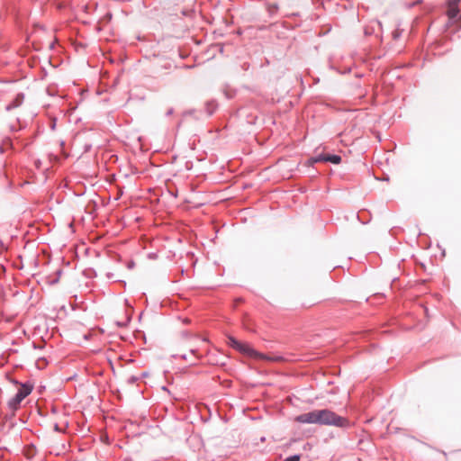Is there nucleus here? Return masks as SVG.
I'll list each match as a JSON object with an SVG mask.
<instances>
[{"mask_svg": "<svg viewBox=\"0 0 461 461\" xmlns=\"http://www.w3.org/2000/svg\"><path fill=\"white\" fill-rule=\"evenodd\" d=\"M240 341H239L238 339H236L234 337L232 336H229L228 337V344L233 348H237L238 347H240Z\"/></svg>", "mask_w": 461, "mask_h": 461, "instance_id": "nucleus-8", "label": "nucleus"}, {"mask_svg": "<svg viewBox=\"0 0 461 461\" xmlns=\"http://www.w3.org/2000/svg\"><path fill=\"white\" fill-rule=\"evenodd\" d=\"M285 461H299V456H293L287 457Z\"/></svg>", "mask_w": 461, "mask_h": 461, "instance_id": "nucleus-11", "label": "nucleus"}, {"mask_svg": "<svg viewBox=\"0 0 461 461\" xmlns=\"http://www.w3.org/2000/svg\"><path fill=\"white\" fill-rule=\"evenodd\" d=\"M181 357H182L183 359H186V356H185V355H182V356H181Z\"/></svg>", "mask_w": 461, "mask_h": 461, "instance_id": "nucleus-15", "label": "nucleus"}, {"mask_svg": "<svg viewBox=\"0 0 461 461\" xmlns=\"http://www.w3.org/2000/svg\"><path fill=\"white\" fill-rule=\"evenodd\" d=\"M54 428H55V430L59 431V425H58V424H55V427H54Z\"/></svg>", "mask_w": 461, "mask_h": 461, "instance_id": "nucleus-14", "label": "nucleus"}, {"mask_svg": "<svg viewBox=\"0 0 461 461\" xmlns=\"http://www.w3.org/2000/svg\"><path fill=\"white\" fill-rule=\"evenodd\" d=\"M317 417L319 425L344 428L349 424L346 418L336 414L329 409L317 410Z\"/></svg>", "mask_w": 461, "mask_h": 461, "instance_id": "nucleus-1", "label": "nucleus"}, {"mask_svg": "<svg viewBox=\"0 0 461 461\" xmlns=\"http://www.w3.org/2000/svg\"><path fill=\"white\" fill-rule=\"evenodd\" d=\"M236 350L249 356V357H262V355L258 354L255 349H253L249 344L247 343H240V347L236 348Z\"/></svg>", "mask_w": 461, "mask_h": 461, "instance_id": "nucleus-6", "label": "nucleus"}, {"mask_svg": "<svg viewBox=\"0 0 461 461\" xmlns=\"http://www.w3.org/2000/svg\"><path fill=\"white\" fill-rule=\"evenodd\" d=\"M90 148H91L90 145H86V148H85V150L87 151V150H89Z\"/></svg>", "mask_w": 461, "mask_h": 461, "instance_id": "nucleus-13", "label": "nucleus"}, {"mask_svg": "<svg viewBox=\"0 0 461 461\" xmlns=\"http://www.w3.org/2000/svg\"><path fill=\"white\" fill-rule=\"evenodd\" d=\"M373 32H374V28L369 25L365 28L366 35H371L373 33Z\"/></svg>", "mask_w": 461, "mask_h": 461, "instance_id": "nucleus-10", "label": "nucleus"}, {"mask_svg": "<svg viewBox=\"0 0 461 461\" xmlns=\"http://www.w3.org/2000/svg\"><path fill=\"white\" fill-rule=\"evenodd\" d=\"M375 23L380 27V29H382V23H381V22L376 21V22H375Z\"/></svg>", "mask_w": 461, "mask_h": 461, "instance_id": "nucleus-12", "label": "nucleus"}, {"mask_svg": "<svg viewBox=\"0 0 461 461\" xmlns=\"http://www.w3.org/2000/svg\"><path fill=\"white\" fill-rule=\"evenodd\" d=\"M295 420L300 423L318 424L317 410L298 415Z\"/></svg>", "mask_w": 461, "mask_h": 461, "instance_id": "nucleus-3", "label": "nucleus"}, {"mask_svg": "<svg viewBox=\"0 0 461 461\" xmlns=\"http://www.w3.org/2000/svg\"><path fill=\"white\" fill-rule=\"evenodd\" d=\"M402 30L399 29V28L395 29L393 32V40H398L402 36Z\"/></svg>", "mask_w": 461, "mask_h": 461, "instance_id": "nucleus-9", "label": "nucleus"}, {"mask_svg": "<svg viewBox=\"0 0 461 461\" xmlns=\"http://www.w3.org/2000/svg\"><path fill=\"white\" fill-rule=\"evenodd\" d=\"M461 0H448L447 3V15L450 21H454L459 14V3Z\"/></svg>", "mask_w": 461, "mask_h": 461, "instance_id": "nucleus-4", "label": "nucleus"}, {"mask_svg": "<svg viewBox=\"0 0 461 461\" xmlns=\"http://www.w3.org/2000/svg\"><path fill=\"white\" fill-rule=\"evenodd\" d=\"M171 113H172V110H169V111L167 112V114H171Z\"/></svg>", "mask_w": 461, "mask_h": 461, "instance_id": "nucleus-17", "label": "nucleus"}, {"mask_svg": "<svg viewBox=\"0 0 461 461\" xmlns=\"http://www.w3.org/2000/svg\"><path fill=\"white\" fill-rule=\"evenodd\" d=\"M23 100H24V95L22 93L18 94L14 97V99L9 104L6 105L5 110L9 112L13 109H15V108L21 106L22 104L23 103Z\"/></svg>", "mask_w": 461, "mask_h": 461, "instance_id": "nucleus-7", "label": "nucleus"}, {"mask_svg": "<svg viewBox=\"0 0 461 461\" xmlns=\"http://www.w3.org/2000/svg\"><path fill=\"white\" fill-rule=\"evenodd\" d=\"M458 20H459V21H461V14H460V16L458 17Z\"/></svg>", "mask_w": 461, "mask_h": 461, "instance_id": "nucleus-18", "label": "nucleus"}, {"mask_svg": "<svg viewBox=\"0 0 461 461\" xmlns=\"http://www.w3.org/2000/svg\"><path fill=\"white\" fill-rule=\"evenodd\" d=\"M32 386L28 384H22L21 387L18 389V392L16 394L9 400L8 406L12 410H17L20 406L22 401L27 397L31 392H32Z\"/></svg>", "mask_w": 461, "mask_h": 461, "instance_id": "nucleus-2", "label": "nucleus"}, {"mask_svg": "<svg viewBox=\"0 0 461 461\" xmlns=\"http://www.w3.org/2000/svg\"><path fill=\"white\" fill-rule=\"evenodd\" d=\"M191 353H192V354H194V353H195V350H194V349H191Z\"/></svg>", "mask_w": 461, "mask_h": 461, "instance_id": "nucleus-16", "label": "nucleus"}, {"mask_svg": "<svg viewBox=\"0 0 461 461\" xmlns=\"http://www.w3.org/2000/svg\"><path fill=\"white\" fill-rule=\"evenodd\" d=\"M314 162H330L332 164H339L341 161V157L339 155H319L313 158Z\"/></svg>", "mask_w": 461, "mask_h": 461, "instance_id": "nucleus-5", "label": "nucleus"}]
</instances>
